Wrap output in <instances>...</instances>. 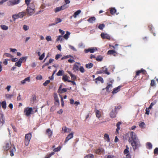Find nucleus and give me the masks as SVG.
Masks as SVG:
<instances>
[{"instance_id":"nucleus-1","label":"nucleus","mask_w":158,"mask_h":158,"mask_svg":"<svg viewBox=\"0 0 158 158\" xmlns=\"http://www.w3.org/2000/svg\"><path fill=\"white\" fill-rule=\"evenodd\" d=\"M130 137L129 139V141L131 143L134 150L140 146L139 141L138 138L136 134L133 132L132 131L130 133Z\"/></svg>"},{"instance_id":"nucleus-2","label":"nucleus","mask_w":158,"mask_h":158,"mask_svg":"<svg viewBox=\"0 0 158 158\" xmlns=\"http://www.w3.org/2000/svg\"><path fill=\"white\" fill-rule=\"evenodd\" d=\"M31 137V133L26 134L25 136V144L27 146L29 144L30 141Z\"/></svg>"},{"instance_id":"nucleus-3","label":"nucleus","mask_w":158,"mask_h":158,"mask_svg":"<svg viewBox=\"0 0 158 158\" xmlns=\"http://www.w3.org/2000/svg\"><path fill=\"white\" fill-rule=\"evenodd\" d=\"M107 69L105 66H104L102 68L101 70L98 71L97 73L98 74H102L104 73L106 74L109 75L110 74V73L107 71Z\"/></svg>"},{"instance_id":"nucleus-4","label":"nucleus","mask_w":158,"mask_h":158,"mask_svg":"<svg viewBox=\"0 0 158 158\" xmlns=\"http://www.w3.org/2000/svg\"><path fill=\"white\" fill-rule=\"evenodd\" d=\"M32 111V107H26L24 109V113L26 116H28L31 114Z\"/></svg>"},{"instance_id":"nucleus-5","label":"nucleus","mask_w":158,"mask_h":158,"mask_svg":"<svg viewBox=\"0 0 158 158\" xmlns=\"http://www.w3.org/2000/svg\"><path fill=\"white\" fill-rule=\"evenodd\" d=\"M69 6L68 5L66 4H64L63 5L60 7H56L55 9V12H58L61 10H64L66 8H68Z\"/></svg>"},{"instance_id":"nucleus-6","label":"nucleus","mask_w":158,"mask_h":158,"mask_svg":"<svg viewBox=\"0 0 158 158\" xmlns=\"http://www.w3.org/2000/svg\"><path fill=\"white\" fill-rule=\"evenodd\" d=\"M21 1V0H11L7 4L9 6H14L18 4Z\"/></svg>"},{"instance_id":"nucleus-7","label":"nucleus","mask_w":158,"mask_h":158,"mask_svg":"<svg viewBox=\"0 0 158 158\" xmlns=\"http://www.w3.org/2000/svg\"><path fill=\"white\" fill-rule=\"evenodd\" d=\"M97 48L96 47L90 48L88 49H85V52L86 53H88L90 52L91 53H93L95 51H97Z\"/></svg>"},{"instance_id":"nucleus-8","label":"nucleus","mask_w":158,"mask_h":158,"mask_svg":"<svg viewBox=\"0 0 158 158\" xmlns=\"http://www.w3.org/2000/svg\"><path fill=\"white\" fill-rule=\"evenodd\" d=\"M26 10L27 15L29 16L32 15L34 13V10L30 7H27Z\"/></svg>"},{"instance_id":"nucleus-9","label":"nucleus","mask_w":158,"mask_h":158,"mask_svg":"<svg viewBox=\"0 0 158 158\" xmlns=\"http://www.w3.org/2000/svg\"><path fill=\"white\" fill-rule=\"evenodd\" d=\"M5 118L4 115L2 113H0V127L2 126L5 123Z\"/></svg>"},{"instance_id":"nucleus-10","label":"nucleus","mask_w":158,"mask_h":158,"mask_svg":"<svg viewBox=\"0 0 158 158\" xmlns=\"http://www.w3.org/2000/svg\"><path fill=\"white\" fill-rule=\"evenodd\" d=\"M101 36L102 39H106L108 40H110V35L106 33H102L101 34Z\"/></svg>"},{"instance_id":"nucleus-11","label":"nucleus","mask_w":158,"mask_h":158,"mask_svg":"<svg viewBox=\"0 0 158 158\" xmlns=\"http://www.w3.org/2000/svg\"><path fill=\"white\" fill-rule=\"evenodd\" d=\"M81 64L79 63H76L74 65L73 69L74 71H78L79 69Z\"/></svg>"},{"instance_id":"nucleus-12","label":"nucleus","mask_w":158,"mask_h":158,"mask_svg":"<svg viewBox=\"0 0 158 158\" xmlns=\"http://www.w3.org/2000/svg\"><path fill=\"white\" fill-rule=\"evenodd\" d=\"M129 148L127 146H126V148L124 150V153L126 156V157L125 158H130V156L129 154Z\"/></svg>"},{"instance_id":"nucleus-13","label":"nucleus","mask_w":158,"mask_h":158,"mask_svg":"<svg viewBox=\"0 0 158 158\" xmlns=\"http://www.w3.org/2000/svg\"><path fill=\"white\" fill-rule=\"evenodd\" d=\"M73 134L74 133L71 132L70 134H69L67 136V137H66L64 142H67L69 139L72 138L73 137Z\"/></svg>"},{"instance_id":"nucleus-14","label":"nucleus","mask_w":158,"mask_h":158,"mask_svg":"<svg viewBox=\"0 0 158 158\" xmlns=\"http://www.w3.org/2000/svg\"><path fill=\"white\" fill-rule=\"evenodd\" d=\"M96 152L99 154H103L104 153V150L102 148H99L96 150Z\"/></svg>"},{"instance_id":"nucleus-15","label":"nucleus","mask_w":158,"mask_h":158,"mask_svg":"<svg viewBox=\"0 0 158 158\" xmlns=\"http://www.w3.org/2000/svg\"><path fill=\"white\" fill-rule=\"evenodd\" d=\"M121 87L122 86L119 85L117 87L114 88L112 92V93L114 94L117 93L120 90V89Z\"/></svg>"},{"instance_id":"nucleus-16","label":"nucleus","mask_w":158,"mask_h":158,"mask_svg":"<svg viewBox=\"0 0 158 158\" xmlns=\"http://www.w3.org/2000/svg\"><path fill=\"white\" fill-rule=\"evenodd\" d=\"M46 134L48 137H50L52 135L53 132L50 129H48L46 131Z\"/></svg>"},{"instance_id":"nucleus-17","label":"nucleus","mask_w":158,"mask_h":158,"mask_svg":"<svg viewBox=\"0 0 158 158\" xmlns=\"http://www.w3.org/2000/svg\"><path fill=\"white\" fill-rule=\"evenodd\" d=\"M11 147V144L10 143H6L4 146V148L5 150L7 151L10 149Z\"/></svg>"},{"instance_id":"nucleus-18","label":"nucleus","mask_w":158,"mask_h":158,"mask_svg":"<svg viewBox=\"0 0 158 158\" xmlns=\"http://www.w3.org/2000/svg\"><path fill=\"white\" fill-rule=\"evenodd\" d=\"M96 115L98 118H100L101 115V112L98 110H95Z\"/></svg>"},{"instance_id":"nucleus-19","label":"nucleus","mask_w":158,"mask_h":158,"mask_svg":"<svg viewBox=\"0 0 158 158\" xmlns=\"http://www.w3.org/2000/svg\"><path fill=\"white\" fill-rule=\"evenodd\" d=\"M116 113L115 110H112L110 113V116L111 118H114L116 117Z\"/></svg>"},{"instance_id":"nucleus-20","label":"nucleus","mask_w":158,"mask_h":158,"mask_svg":"<svg viewBox=\"0 0 158 158\" xmlns=\"http://www.w3.org/2000/svg\"><path fill=\"white\" fill-rule=\"evenodd\" d=\"M30 77H28L25 78L23 80L21 81V83L23 85L26 83L27 81L29 82L30 81Z\"/></svg>"},{"instance_id":"nucleus-21","label":"nucleus","mask_w":158,"mask_h":158,"mask_svg":"<svg viewBox=\"0 0 158 158\" xmlns=\"http://www.w3.org/2000/svg\"><path fill=\"white\" fill-rule=\"evenodd\" d=\"M67 72L70 76L72 80H75L76 79V76L73 74L70 71H68Z\"/></svg>"},{"instance_id":"nucleus-22","label":"nucleus","mask_w":158,"mask_h":158,"mask_svg":"<svg viewBox=\"0 0 158 158\" xmlns=\"http://www.w3.org/2000/svg\"><path fill=\"white\" fill-rule=\"evenodd\" d=\"M69 78V77L68 75H64L63 76L62 80L65 82L66 81L69 82L70 80H69L68 79Z\"/></svg>"},{"instance_id":"nucleus-23","label":"nucleus","mask_w":158,"mask_h":158,"mask_svg":"<svg viewBox=\"0 0 158 158\" xmlns=\"http://www.w3.org/2000/svg\"><path fill=\"white\" fill-rule=\"evenodd\" d=\"M112 88V84H108V85L106 87V88H104L103 89V90H104L105 89H106V91L107 92H108V91H110L109 90V89H111Z\"/></svg>"},{"instance_id":"nucleus-24","label":"nucleus","mask_w":158,"mask_h":158,"mask_svg":"<svg viewBox=\"0 0 158 158\" xmlns=\"http://www.w3.org/2000/svg\"><path fill=\"white\" fill-rule=\"evenodd\" d=\"M26 13L25 12L22 11V12L19 13L18 14L19 18H22L26 15Z\"/></svg>"},{"instance_id":"nucleus-25","label":"nucleus","mask_w":158,"mask_h":158,"mask_svg":"<svg viewBox=\"0 0 158 158\" xmlns=\"http://www.w3.org/2000/svg\"><path fill=\"white\" fill-rule=\"evenodd\" d=\"M81 12V10H78L76 11L73 15V17L74 18H76L77 16Z\"/></svg>"},{"instance_id":"nucleus-26","label":"nucleus","mask_w":158,"mask_h":158,"mask_svg":"<svg viewBox=\"0 0 158 158\" xmlns=\"http://www.w3.org/2000/svg\"><path fill=\"white\" fill-rule=\"evenodd\" d=\"M96 20V18L94 17H93L89 18L88 19V21L89 22L93 23H94Z\"/></svg>"},{"instance_id":"nucleus-27","label":"nucleus","mask_w":158,"mask_h":158,"mask_svg":"<svg viewBox=\"0 0 158 158\" xmlns=\"http://www.w3.org/2000/svg\"><path fill=\"white\" fill-rule=\"evenodd\" d=\"M121 124V122H119L117 123V124H116V126L117 127V128L116 129V132L117 133H118V131H119V130H120V126Z\"/></svg>"},{"instance_id":"nucleus-28","label":"nucleus","mask_w":158,"mask_h":158,"mask_svg":"<svg viewBox=\"0 0 158 158\" xmlns=\"http://www.w3.org/2000/svg\"><path fill=\"white\" fill-rule=\"evenodd\" d=\"M2 107L4 109H5L6 107V102L5 101H3L1 103Z\"/></svg>"},{"instance_id":"nucleus-29","label":"nucleus","mask_w":158,"mask_h":158,"mask_svg":"<svg viewBox=\"0 0 158 158\" xmlns=\"http://www.w3.org/2000/svg\"><path fill=\"white\" fill-rule=\"evenodd\" d=\"M70 34V32L68 31H67L66 34L63 36L64 38L67 40L68 39Z\"/></svg>"},{"instance_id":"nucleus-30","label":"nucleus","mask_w":158,"mask_h":158,"mask_svg":"<svg viewBox=\"0 0 158 158\" xmlns=\"http://www.w3.org/2000/svg\"><path fill=\"white\" fill-rule=\"evenodd\" d=\"M104 139H105L107 142H109L110 141L109 137V135L106 134H105L104 135Z\"/></svg>"},{"instance_id":"nucleus-31","label":"nucleus","mask_w":158,"mask_h":158,"mask_svg":"<svg viewBox=\"0 0 158 158\" xmlns=\"http://www.w3.org/2000/svg\"><path fill=\"white\" fill-rule=\"evenodd\" d=\"M63 36L62 35H60L57 37V38L56 40V41H61L63 40Z\"/></svg>"},{"instance_id":"nucleus-32","label":"nucleus","mask_w":158,"mask_h":158,"mask_svg":"<svg viewBox=\"0 0 158 158\" xmlns=\"http://www.w3.org/2000/svg\"><path fill=\"white\" fill-rule=\"evenodd\" d=\"M116 11V10L115 8H112L110 10V13L112 15L114 14Z\"/></svg>"},{"instance_id":"nucleus-33","label":"nucleus","mask_w":158,"mask_h":158,"mask_svg":"<svg viewBox=\"0 0 158 158\" xmlns=\"http://www.w3.org/2000/svg\"><path fill=\"white\" fill-rule=\"evenodd\" d=\"M93 66V64L92 63H89L85 64V67L88 69H90Z\"/></svg>"},{"instance_id":"nucleus-34","label":"nucleus","mask_w":158,"mask_h":158,"mask_svg":"<svg viewBox=\"0 0 158 158\" xmlns=\"http://www.w3.org/2000/svg\"><path fill=\"white\" fill-rule=\"evenodd\" d=\"M12 18L14 20V21H15V20L16 19L19 18L18 14L13 15H12Z\"/></svg>"},{"instance_id":"nucleus-35","label":"nucleus","mask_w":158,"mask_h":158,"mask_svg":"<svg viewBox=\"0 0 158 158\" xmlns=\"http://www.w3.org/2000/svg\"><path fill=\"white\" fill-rule=\"evenodd\" d=\"M95 80L97 81H100L102 83H104V80H103V79L101 77H98L95 79Z\"/></svg>"},{"instance_id":"nucleus-36","label":"nucleus","mask_w":158,"mask_h":158,"mask_svg":"<svg viewBox=\"0 0 158 158\" xmlns=\"http://www.w3.org/2000/svg\"><path fill=\"white\" fill-rule=\"evenodd\" d=\"M147 148L149 149H151L152 148V143L149 142H148L146 143Z\"/></svg>"},{"instance_id":"nucleus-37","label":"nucleus","mask_w":158,"mask_h":158,"mask_svg":"<svg viewBox=\"0 0 158 158\" xmlns=\"http://www.w3.org/2000/svg\"><path fill=\"white\" fill-rule=\"evenodd\" d=\"M0 27L2 29L4 30H6L8 29V26L4 25H1L0 26Z\"/></svg>"},{"instance_id":"nucleus-38","label":"nucleus","mask_w":158,"mask_h":158,"mask_svg":"<svg viewBox=\"0 0 158 158\" xmlns=\"http://www.w3.org/2000/svg\"><path fill=\"white\" fill-rule=\"evenodd\" d=\"M64 71L63 70H60L58 72L56 73V75L58 76H60L62 75Z\"/></svg>"},{"instance_id":"nucleus-39","label":"nucleus","mask_w":158,"mask_h":158,"mask_svg":"<svg viewBox=\"0 0 158 158\" xmlns=\"http://www.w3.org/2000/svg\"><path fill=\"white\" fill-rule=\"evenodd\" d=\"M94 155L91 154H89L86 155L84 158H94Z\"/></svg>"},{"instance_id":"nucleus-40","label":"nucleus","mask_w":158,"mask_h":158,"mask_svg":"<svg viewBox=\"0 0 158 158\" xmlns=\"http://www.w3.org/2000/svg\"><path fill=\"white\" fill-rule=\"evenodd\" d=\"M61 148V147L60 146H59L56 148H54L53 149V151L54 152H56L60 151Z\"/></svg>"},{"instance_id":"nucleus-41","label":"nucleus","mask_w":158,"mask_h":158,"mask_svg":"<svg viewBox=\"0 0 158 158\" xmlns=\"http://www.w3.org/2000/svg\"><path fill=\"white\" fill-rule=\"evenodd\" d=\"M116 53V52L114 50H110L107 52L108 54H111L115 53Z\"/></svg>"},{"instance_id":"nucleus-42","label":"nucleus","mask_w":158,"mask_h":158,"mask_svg":"<svg viewBox=\"0 0 158 158\" xmlns=\"http://www.w3.org/2000/svg\"><path fill=\"white\" fill-rule=\"evenodd\" d=\"M67 132V128L66 127H64L62 128V132L63 133Z\"/></svg>"},{"instance_id":"nucleus-43","label":"nucleus","mask_w":158,"mask_h":158,"mask_svg":"<svg viewBox=\"0 0 158 158\" xmlns=\"http://www.w3.org/2000/svg\"><path fill=\"white\" fill-rule=\"evenodd\" d=\"M27 7H30L31 9H32L33 10H35V6L34 3H31L29 4V6H28Z\"/></svg>"},{"instance_id":"nucleus-44","label":"nucleus","mask_w":158,"mask_h":158,"mask_svg":"<svg viewBox=\"0 0 158 158\" xmlns=\"http://www.w3.org/2000/svg\"><path fill=\"white\" fill-rule=\"evenodd\" d=\"M15 151V147H14L13 149L10 150V155L11 156H14V152Z\"/></svg>"},{"instance_id":"nucleus-45","label":"nucleus","mask_w":158,"mask_h":158,"mask_svg":"<svg viewBox=\"0 0 158 158\" xmlns=\"http://www.w3.org/2000/svg\"><path fill=\"white\" fill-rule=\"evenodd\" d=\"M105 26L104 24L103 23L100 24L98 27V28L100 30H102L104 27Z\"/></svg>"},{"instance_id":"nucleus-46","label":"nucleus","mask_w":158,"mask_h":158,"mask_svg":"<svg viewBox=\"0 0 158 158\" xmlns=\"http://www.w3.org/2000/svg\"><path fill=\"white\" fill-rule=\"evenodd\" d=\"M29 27L28 26L24 25L23 26V29L25 31H27L29 29Z\"/></svg>"},{"instance_id":"nucleus-47","label":"nucleus","mask_w":158,"mask_h":158,"mask_svg":"<svg viewBox=\"0 0 158 158\" xmlns=\"http://www.w3.org/2000/svg\"><path fill=\"white\" fill-rule=\"evenodd\" d=\"M156 101H155L151 103L148 108L150 109H151L152 108V106L155 104H156Z\"/></svg>"},{"instance_id":"nucleus-48","label":"nucleus","mask_w":158,"mask_h":158,"mask_svg":"<svg viewBox=\"0 0 158 158\" xmlns=\"http://www.w3.org/2000/svg\"><path fill=\"white\" fill-rule=\"evenodd\" d=\"M13 96L12 94H6V98L7 99H10Z\"/></svg>"},{"instance_id":"nucleus-49","label":"nucleus","mask_w":158,"mask_h":158,"mask_svg":"<svg viewBox=\"0 0 158 158\" xmlns=\"http://www.w3.org/2000/svg\"><path fill=\"white\" fill-rule=\"evenodd\" d=\"M79 70L81 73H84L85 72L84 69L82 66H80Z\"/></svg>"},{"instance_id":"nucleus-50","label":"nucleus","mask_w":158,"mask_h":158,"mask_svg":"<svg viewBox=\"0 0 158 158\" xmlns=\"http://www.w3.org/2000/svg\"><path fill=\"white\" fill-rule=\"evenodd\" d=\"M45 56V53H43L40 56L39 59L40 60H42Z\"/></svg>"},{"instance_id":"nucleus-51","label":"nucleus","mask_w":158,"mask_h":158,"mask_svg":"<svg viewBox=\"0 0 158 158\" xmlns=\"http://www.w3.org/2000/svg\"><path fill=\"white\" fill-rule=\"evenodd\" d=\"M46 39L48 41H51L52 40L51 37L50 35L47 36L46 37Z\"/></svg>"},{"instance_id":"nucleus-52","label":"nucleus","mask_w":158,"mask_h":158,"mask_svg":"<svg viewBox=\"0 0 158 158\" xmlns=\"http://www.w3.org/2000/svg\"><path fill=\"white\" fill-rule=\"evenodd\" d=\"M69 48L72 50H73L75 51H77V49L73 47V46H72L70 45H69Z\"/></svg>"},{"instance_id":"nucleus-53","label":"nucleus","mask_w":158,"mask_h":158,"mask_svg":"<svg viewBox=\"0 0 158 158\" xmlns=\"http://www.w3.org/2000/svg\"><path fill=\"white\" fill-rule=\"evenodd\" d=\"M96 60L98 61H101L102 60V58L101 56H98L96 59Z\"/></svg>"},{"instance_id":"nucleus-54","label":"nucleus","mask_w":158,"mask_h":158,"mask_svg":"<svg viewBox=\"0 0 158 158\" xmlns=\"http://www.w3.org/2000/svg\"><path fill=\"white\" fill-rule=\"evenodd\" d=\"M5 56H6V57H8L12 58L13 56L11 55L10 54L8 53H5L4 54Z\"/></svg>"},{"instance_id":"nucleus-55","label":"nucleus","mask_w":158,"mask_h":158,"mask_svg":"<svg viewBox=\"0 0 158 158\" xmlns=\"http://www.w3.org/2000/svg\"><path fill=\"white\" fill-rule=\"evenodd\" d=\"M62 21L61 19L59 18H56L55 19V22L56 23H60Z\"/></svg>"},{"instance_id":"nucleus-56","label":"nucleus","mask_w":158,"mask_h":158,"mask_svg":"<svg viewBox=\"0 0 158 158\" xmlns=\"http://www.w3.org/2000/svg\"><path fill=\"white\" fill-rule=\"evenodd\" d=\"M15 65L18 67H20L21 66V63L18 61L15 63Z\"/></svg>"},{"instance_id":"nucleus-57","label":"nucleus","mask_w":158,"mask_h":158,"mask_svg":"<svg viewBox=\"0 0 158 158\" xmlns=\"http://www.w3.org/2000/svg\"><path fill=\"white\" fill-rule=\"evenodd\" d=\"M54 153V152H52L48 155L47 156H46L45 158H50L52 155H53Z\"/></svg>"},{"instance_id":"nucleus-58","label":"nucleus","mask_w":158,"mask_h":158,"mask_svg":"<svg viewBox=\"0 0 158 158\" xmlns=\"http://www.w3.org/2000/svg\"><path fill=\"white\" fill-rule=\"evenodd\" d=\"M50 80H47L43 84V85L45 86L47 85L50 82Z\"/></svg>"},{"instance_id":"nucleus-59","label":"nucleus","mask_w":158,"mask_h":158,"mask_svg":"<svg viewBox=\"0 0 158 158\" xmlns=\"http://www.w3.org/2000/svg\"><path fill=\"white\" fill-rule=\"evenodd\" d=\"M54 100L56 102L58 103H59V100L58 98L56 95L54 97Z\"/></svg>"},{"instance_id":"nucleus-60","label":"nucleus","mask_w":158,"mask_h":158,"mask_svg":"<svg viewBox=\"0 0 158 158\" xmlns=\"http://www.w3.org/2000/svg\"><path fill=\"white\" fill-rule=\"evenodd\" d=\"M62 55L61 54H57L56 56L55 59L56 60H57Z\"/></svg>"},{"instance_id":"nucleus-61","label":"nucleus","mask_w":158,"mask_h":158,"mask_svg":"<svg viewBox=\"0 0 158 158\" xmlns=\"http://www.w3.org/2000/svg\"><path fill=\"white\" fill-rule=\"evenodd\" d=\"M36 79L37 80H41L42 79V77L41 75H39L36 77Z\"/></svg>"},{"instance_id":"nucleus-62","label":"nucleus","mask_w":158,"mask_h":158,"mask_svg":"<svg viewBox=\"0 0 158 158\" xmlns=\"http://www.w3.org/2000/svg\"><path fill=\"white\" fill-rule=\"evenodd\" d=\"M104 158H114V156L111 155H106L105 156Z\"/></svg>"},{"instance_id":"nucleus-63","label":"nucleus","mask_w":158,"mask_h":158,"mask_svg":"<svg viewBox=\"0 0 158 158\" xmlns=\"http://www.w3.org/2000/svg\"><path fill=\"white\" fill-rule=\"evenodd\" d=\"M145 125V123L144 122H141L139 123V127L141 128H143Z\"/></svg>"},{"instance_id":"nucleus-64","label":"nucleus","mask_w":158,"mask_h":158,"mask_svg":"<svg viewBox=\"0 0 158 158\" xmlns=\"http://www.w3.org/2000/svg\"><path fill=\"white\" fill-rule=\"evenodd\" d=\"M154 153L155 154H158V148H156L154 150Z\"/></svg>"}]
</instances>
